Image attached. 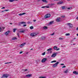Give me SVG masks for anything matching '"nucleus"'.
I'll list each match as a JSON object with an SVG mask.
<instances>
[{"instance_id": "nucleus-23", "label": "nucleus", "mask_w": 78, "mask_h": 78, "mask_svg": "<svg viewBox=\"0 0 78 78\" xmlns=\"http://www.w3.org/2000/svg\"><path fill=\"white\" fill-rule=\"evenodd\" d=\"M68 69H67V70H66L65 71V73H67L68 72Z\"/></svg>"}, {"instance_id": "nucleus-12", "label": "nucleus", "mask_w": 78, "mask_h": 78, "mask_svg": "<svg viewBox=\"0 0 78 78\" xmlns=\"http://www.w3.org/2000/svg\"><path fill=\"white\" fill-rule=\"evenodd\" d=\"M56 54H52V55L51 56V57L53 58V57H55V56H56Z\"/></svg>"}, {"instance_id": "nucleus-58", "label": "nucleus", "mask_w": 78, "mask_h": 78, "mask_svg": "<svg viewBox=\"0 0 78 78\" xmlns=\"http://www.w3.org/2000/svg\"><path fill=\"white\" fill-rule=\"evenodd\" d=\"M10 24H12V23H10Z\"/></svg>"}, {"instance_id": "nucleus-26", "label": "nucleus", "mask_w": 78, "mask_h": 78, "mask_svg": "<svg viewBox=\"0 0 78 78\" xmlns=\"http://www.w3.org/2000/svg\"><path fill=\"white\" fill-rule=\"evenodd\" d=\"M70 35V34L68 33V34H66V36H69Z\"/></svg>"}, {"instance_id": "nucleus-56", "label": "nucleus", "mask_w": 78, "mask_h": 78, "mask_svg": "<svg viewBox=\"0 0 78 78\" xmlns=\"http://www.w3.org/2000/svg\"><path fill=\"white\" fill-rule=\"evenodd\" d=\"M76 39V38H73V40H74V39Z\"/></svg>"}, {"instance_id": "nucleus-4", "label": "nucleus", "mask_w": 78, "mask_h": 78, "mask_svg": "<svg viewBox=\"0 0 78 78\" xmlns=\"http://www.w3.org/2000/svg\"><path fill=\"white\" fill-rule=\"evenodd\" d=\"M67 25H68L70 27V28H72V27H73V25L70 23H67Z\"/></svg>"}, {"instance_id": "nucleus-48", "label": "nucleus", "mask_w": 78, "mask_h": 78, "mask_svg": "<svg viewBox=\"0 0 78 78\" xmlns=\"http://www.w3.org/2000/svg\"><path fill=\"white\" fill-rule=\"evenodd\" d=\"M5 11H8V10H4Z\"/></svg>"}, {"instance_id": "nucleus-15", "label": "nucleus", "mask_w": 78, "mask_h": 78, "mask_svg": "<svg viewBox=\"0 0 78 78\" xmlns=\"http://www.w3.org/2000/svg\"><path fill=\"white\" fill-rule=\"evenodd\" d=\"M73 74H75L76 75H78V72H77V71H73Z\"/></svg>"}, {"instance_id": "nucleus-7", "label": "nucleus", "mask_w": 78, "mask_h": 78, "mask_svg": "<svg viewBox=\"0 0 78 78\" xmlns=\"http://www.w3.org/2000/svg\"><path fill=\"white\" fill-rule=\"evenodd\" d=\"M47 60V58H43L42 59V60H41V62L43 63H44Z\"/></svg>"}, {"instance_id": "nucleus-39", "label": "nucleus", "mask_w": 78, "mask_h": 78, "mask_svg": "<svg viewBox=\"0 0 78 78\" xmlns=\"http://www.w3.org/2000/svg\"><path fill=\"white\" fill-rule=\"evenodd\" d=\"M28 70V69H24V71H27Z\"/></svg>"}, {"instance_id": "nucleus-43", "label": "nucleus", "mask_w": 78, "mask_h": 78, "mask_svg": "<svg viewBox=\"0 0 78 78\" xmlns=\"http://www.w3.org/2000/svg\"><path fill=\"white\" fill-rule=\"evenodd\" d=\"M66 67V66H62V68H65Z\"/></svg>"}, {"instance_id": "nucleus-34", "label": "nucleus", "mask_w": 78, "mask_h": 78, "mask_svg": "<svg viewBox=\"0 0 78 78\" xmlns=\"http://www.w3.org/2000/svg\"><path fill=\"white\" fill-rule=\"evenodd\" d=\"M17 35H18V36L19 37H20V35H19V33H17Z\"/></svg>"}, {"instance_id": "nucleus-9", "label": "nucleus", "mask_w": 78, "mask_h": 78, "mask_svg": "<svg viewBox=\"0 0 78 78\" xmlns=\"http://www.w3.org/2000/svg\"><path fill=\"white\" fill-rule=\"evenodd\" d=\"M26 22H20V23H19V25H21V24H26Z\"/></svg>"}, {"instance_id": "nucleus-63", "label": "nucleus", "mask_w": 78, "mask_h": 78, "mask_svg": "<svg viewBox=\"0 0 78 78\" xmlns=\"http://www.w3.org/2000/svg\"><path fill=\"white\" fill-rule=\"evenodd\" d=\"M77 75H78V72H77Z\"/></svg>"}, {"instance_id": "nucleus-55", "label": "nucleus", "mask_w": 78, "mask_h": 78, "mask_svg": "<svg viewBox=\"0 0 78 78\" xmlns=\"http://www.w3.org/2000/svg\"><path fill=\"white\" fill-rule=\"evenodd\" d=\"M76 19H77V20H78V16H77V17Z\"/></svg>"}, {"instance_id": "nucleus-13", "label": "nucleus", "mask_w": 78, "mask_h": 78, "mask_svg": "<svg viewBox=\"0 0 78 78\" xmlns=\"http://www.w3.org/2000/svg\"><path fill=\"white\" fill-rule=\"evenodd\" d=\"M31 76V74H29L27 75L26 76L27 77L29 78Z\"/></svg>"}, {"instance_id": "nucleus-33", "label": "nucleus", "mask_w": 78, "mask_h": 78, "mask_svg": "<svg viewBox=\"0 0 78 78\" xmlns=\"http://www.w3.org/2000/svg\"><path fill=\"white\" fill-rule=\"evenodd\" d=\"M59 40H62L63 39V38H61V37H59Z\"/></svg>"}, {"instance_id": "nucleus-49", "label": "nucleus", "mask_w": 78, "mask_h": 78, "mask_svg": "<svg viewBox=\"0 0 78 78\" xmlns=\"http://www.w3.org/2000/svg\"><path fill=\"white\" fill-rule=\"evenodd\" d=\"M62 17H63V18H64V17H65V16H62Z\"/></svg>"}, {"instance_id": "nucleus-19", "label": "nucleus", "mask_w": 78, "mask_h": 78, "mask_svg": "<svg viewBox=\"0 0 78 78\" xmlns=\"http://www.w3.org/2000/svg\"><path fill=\"white\" fill-rule=\"evenodd\" d=\"M52 50V48H50L49 49H48L47 50V51H50L51 50Z\"/></svg>"}, {"instance_id": "nucleus-46", "label": "nucleus", "mask_w": 78, "mask_h": 78, "mask_svg": "<svg viewBox=\"0 0 78 78\" xmlns=\"http://www.w3.org/2000/svg\"><path fill=\"white\" fill-rule=\"evenodd\" d=\"M9 64V63H8V62H6V63H5V64Z\"/></svg>"}, {"instance_id": "nucleus-54", "label": "nucleus", "mask_w": 78, "mask_h": 78, "mask_svg": "<svg viewBox=\"0 0 78 78\" xmlns=\"http://www.w3.org/2000/svg\"><path fill=\"white\" fill-rule=\"evenodd\" d=\"M1 27H0V31H1Z\"/></svg>"}, {"instance_id": "nucleus-22", "label": "nucleus", "mask_w": 78, "mask_h": 78, "mask_svg": "<svg viewBox=\"0 0 78 78\" xmlns=\"http://www.w3.org/2000/svg\"><path fill=\"white\" fill-rule=\"evenodd\" d=\"M27 23L28 24H31L32 23V22H31L28 21L27 22Z\"/></svg>"}, {"instance_id": "nucleus-27", "label": "nucleus", "mask_w": 78, "mask_h": 78, "mask_svg": "<svg viewBox=\"0 0 78 78\" xmlns=\"http://www.w3.org/2000/svg\"><path fill=\"white\" fill-rule=\"evenodd\" d=\"M56 60H54L51 62V63L56 62Z\"/></svg>"}, {"instance_id": "nucleus-47", "label": "nucleus", "mask_w": 78, "mask_h": 78, "mask_svg": "<svg viewBox=\"0 0 78 78\" xmlns=\"http://www.w3.org/2000/svg\"><path fill=\"white\" fill-rule=\"evenodd\" d=\"M51 5H54V4H51Z\"/></svg>"}, {"instance_id": "nucleus-30", "label": "nucleus", "mask_w": 78, "mask_h": 78, "mask_svg": "<svg viewBox=\"0 0 78 78\" xmlns=\"http://www.w3.org/2000/svg\"><path fill=\"white\" fill-rule=\"evenodd\" d=\"M72 7H69L67 8V9H72Z\"/></svg>"}, {"instance_id": "nucleus-1", "label": "nucleus", "mask_w": 78, "mask_h": 78, "mask_svg": "<svg viewBox=\"0 0 78 78\" xmlns=\"http://www.w3.org/2000/svg\"><path fill=\"white\" fill-rule=\"evenodd\" d=\"M38 34V33L37 32L32 33L30 34V36L32 37H34L36 36V35H37Z\"/></svg>"}, {"instance_id": "nucleus-59", "label": "nucleus", "mask_w": 78, "mask_h": 78, "mask_svg": "<svg viewBox=\"0 0 78 78\" xmlns=\"http://www.w3.org/2000/svg\"><path fill=\"white\" fill-rule=\"evenodd\" d=\"M5 27H3V29H5Z\"/></svg>"}, {"instance_id": "nucleus-36", "label": "nucleus", "mask_w": 78, "mask_h": 78, "mask_svg": "<svg viewBox=\"0 0 78 78\" xmlns=\"http://www.w3.org/2000/svg\"><path fill=\"white\" fill-rule=\"evenodd\" d=\"M23 27H25L27 26L26 24L23 25Z\"/></svg>"}, {"instance_id": "nucleus-6", "label": "nucleus", "mask_w": 78, "mask_h": 78, "mask_svg": "<svg viewBox=\"0 0 78 78\" xmlns=\"http://www.w3.org/2000/svg\"><path fill=\"white\" fill-rule=\"evenodd\" d=\"M53 49L54 50H56V51L59 50L60 49L59 48H58L56 46H54L53 47Z\"/></svg>"}, {"instance_id": "nucleus-42", "label": "nucleus", "mask_w": 78, "mask_h": 78, "mask_svg": "<svg viewBox=\"0 0 78 78\" xmlns=\"http://www.w3.org/2000/svg\"><path fill=\"white\" fill-rule=\"evenodd\" d=\"M61 65H62V66H64V64L63 63L61 64Z\"/></svg>"}, {"instance_id": "nucleus-11", "label": "nucleus", "mask_w": 78, "mask_h": 78, "mask_svg": "<svg viewBox=\"0 0 78 78\" xmlns=\"http://www.w3.org/2000/svg\"><path fill=\"white\" fill-rule=\"evenodd\" d=\"M9 31H8L5 32V35L7 36L8 35V34H9Z\"/></svg>"}, {"instance_id": "nucleus-31", "label": "nucleus", "mask_w": 78, "mask_h": 78, "mask_svg": "<svg viewBox=\"0 0 78 78\" xmlns=\"http://www.w3.org/2000/svg\"><path fill=\"white\" fill-rule=\"evenodd\" d=\"M44 29H48V27H46V26H45L44 27Z\"/></svg>"}, {"instance_id": "nucleus-14", "label": "nucleus", "mask_w": 78, "mask_h": 78, "mask_svg": "<svg viewBox=\"0 0 78 78\" xmlns=\"http://www.w3.org/2000/svg\"><path fill=\"white\" fill-rule=\"evenodd\" d=\"M26 14V13H22V14H19V16H21L23 15H24Z\"/></svg>"}, {"instance_id": "nucleus-18", "label": "nucleus", "mask_w": 78, "mask_h": 78, "mask_svg": "<svg viewBox=\"0 0 78 78\" xmlns=\"http://www.w3.org/2000/svg\"><path fill=\"white\" fill-rule=\"evenodd\" d=\"M16 1V0H9V2H12Z\"/></svg>"}, {"instance_id": "nucleus-28", "label": "nucleus", "mask_w": 78, "mask_h": 78, "mask_svg": "<svg viewBox=\"0 0 78 78\" xmlns=\"http://www.w3.org/2000/svg\"><path fill=\"white\" fill-rule=\"evenodd\" d=\"M30 28L31 30H32L33 29V28H34L33 26L30 27Z\"/></svg>"}, {"instance_id": "nucleus-41", "label": "nucleus", "mask_w": 78, "mask_h": 78, "mask_svg": "<svg viewBox=\"0 0 78 78\" xmlns=\"http://www.w3.org/2000/svg\"><path fill=\"white\" fill-rule=\"evenodd\" d=\"M46 8V6H43L41 7L42 8Z\"/></svg>"}, {"instance_id": "nucleus-16", "label": "nucleus", "mask_w": 78, "mask_h": 78, "mask_svg": "<svg viewBox=\"0 0 78 78\" xmlns=\"http://www.w3.org/2000/svg\"><path fill=\"white\" fill-rule=\"evenodd\" d=\"M63 3V2H59L58 3H57V4L58 5L62 4Z\"/></svg>"}, {"instance_id": "nucleus-37", "label": "nucleus", "mask_w": 78, "mask_h": 78, "mask_svg": "<svg viewBox=\"0 0 78 78\" xmlns=\"http://www.w3.org/2000/svg\"><path fill=\"white\" fill-rule=\"evenodd\" d=\"M55 34V33H53L51 34V35L53 36Z\"/></svg>"}, {"instance_id": "nucleus-10", "label": "nucleus", "mask_w": 78, "mask_h": 78, "mask_svg": "<svg viewBox=\"0 0 78 78\" xmlns=\"http://www.w3.org/2000/svg\"><path fill=\"white\" fill-rule=\"evenodd\" d=\"M26 44V43H24L22 44H21V45H20V47H22L23 46H25V45Z\"/></svg>"}, {"instance_id": "nucleus-32", "label": "nucleus", "mask_w": 78, "mask_h": 78, "mask_svg": "<svg viewBox=\"0 0 78 78\" xmlns=\"http://www.w3.org/2000/svg\"><path fill=\"white\" fill-rule=\"evenodd\" d=\"M16 29H13V32H15L16 31Z\"/></svg>"}, {"instance_id": "nucleus-57", "label": "nucleus", "mask_w": 78, "mask_h": 78, "mask_svg": "<svg viewBox=\"0 0 78 78\" xmlns=\"http://www.w3.org/2000/svg\"><path fill=\"white\" fill-rule=\"evenodd\" d=\"M5 12V10L4 11H2V12Z\"/></svg>"}, {"instance_id": "nucleus-62", "label": "nucleus", "mask_w": 78, "mask_h": 78, "mask_svg": "<svg viewBox=\"0 0 78 78\" xmlns=\"http://www.w3.org/2000/svg\"><path fill=\"white\" fill-rule=\"evenodd\" d=\"M77 36H78V34H77Z\"/></svg>"}, {"instance_id": "nucleus-5", "label": "nucleus", "mask_w": 78, "mask_h": 78, "mask_svg": "<svg viewBox=\"0 0 78 78\" xmlns=\"http://www.w3.org/2000/svg\"><path fill=\"white\" fill-rule=\"evenodd\" d=\"M59 63V62H57L56 63H55V64L53 65V66H52V67H53L54 68L56 67H57V66H58V64Z\"/></svg>"}, {"instance_id": "nucleus-8", "label": "nucleus", "mask_w": 78, "mask_h": 78, "mask_svg": "<svg viewBox=\"0 0 78 78\" xmlns=\"http://www.w3.org/2000/svg\"><path fill=\"white\" fill-rule=\"evenodd\" d=\"M60 18H57V19H56V21L57 22H61V20H60Z\"/></svg>"}, {"instance_id": "nucleus-20", "label": "nucleus", "mask_w": 78, "mask_h": 78, "mask_svg": "<svg viewBox=\"0 0 78 78\" xmlns=\"http://www.w3.org/2000/svg\"><path fill=\"white\" fill-rule=\"evenodd\" d=\"M54 21H51L49 23V24H52L53 23Z\"/></svg>"}, {"instance_id": "nucleus-25", "label": "nucleus", "mask_w": 78, "mask_h": 78, "mask_svg": "<svg viewBox=\"0 0 78 78\" xmlns=\"http://www.w3.org/2000/svg\"><path fill=\"white\" fill-rule=\"evenodd\" d=\"M65 6H63L62 7V8L63 9H65Z\"/></svg>"}, {"instance_id": "nucleus-61", "label": "nucleus", "mask_w": 78, "mask_h": 78, "mask_svg": "<svg viewBox=\"0 0 78 78\" xmlns=\"http://www.w3.org/2000/svg\"><path fill=\"white\" fill-rule=\"evenodd\" d=\"M30 50H33V48H32V49H30Z\"/></svg>"}, {"instance_id": "nucleus-50", "label": "nucleus", "mask_w": 78, "mask_h": 78, "mask_svg": "<svg viewBox=\"0 0 78 78\" xmlns=\"http://www.w3.org/2000/svg\"><path fill=\"white\" fill-rule=\"evenodd\" d=\"M76 30H78V27H77L76 29Z\"/></svg>"}, {"instance_id": "nucleus-17", "label": "nucleus", "mask_w": 78, "mask_h": 78, "mask_svg": "<svg viewBox=\"0 0 78 78\" xmlns=\"http://www.w3.org/2000/svg\"><path fill=\"white\" fill-rule=\"evenodd\" d=\"M24 32H25V30H20V31H18V32H19L20 33H24Z\"/></svg>"}, {"instance_id": "nucleus-44", "label": "nucleus", "mask_w": 78, "mask_h": 78, "mask_svg": "<svg viewBox=\"0 0 78 78\" xmlns=\"http://www.w3.org/2000/svg\"><path fill=\"white\" fill-rule=\"evenodd\" d=\"M45 7L48 8H49V7L48 6H45Z\"/></svg>"}, {"instance_id": "nucleus-38", "label": "nucleus", "mask_w": 78, "mask_h": 78, "mask_svg": "<svg viewBox=\"0 0 78 78\" xmlns=\"http://www.w3.org/2000/svg\"><path fill=\"white\" fill-rule=\"evenodd\" d=\"M5 8V7H3L1 8L2 9H4Z\"/></svg>"}, {"instance_id": "nucleus-52", "label": "nucleus", "mask_w": 78, "mask_h": 78, "mask_svg": "<svg viewBox=\"0 0 78 78\" xmlns=\"http://www.w3.org/2000/svg\"><path fill=\"white\" fill-rule=\"evenodd\" d=\"M28 53H29V52H27V54H28Z\"/></svg>"}, {"instance_id": "nucleus-29", "label": "nucleus", "mask_w": 78, "mask_h": 78, "mask_svg": "<svg viewBox=\"0 0 78 78\" xmlns=\"http://www.w3.org/2000/svg\"><path fill=\"white\" fill-rule=\"evenodd\" d=\"M45 37L44 36H42V39L44 40L45 39Z\"/></svg>"}, {"instance_id": "nucleus-35", "label": "nucleus", "mask_w": 78, "mask_h": 78, "mask_svg": "<svg viewBox=\"0 0 78 78\" xmlns=\"http://www.w3.org/2000/svg\"><path fill=\"white\" fill-rule=\"evenodd\" d=\"M39 78H46V77H40Z\"/></svg>"}, {"instance_id": "nucleus-60", "label": "nucleus", "mask_w": 78, "mask_h": 78, "mask_svg": "<svg viewBox=\"0 0 78 78\" xmlns=\"http://www.w3.org/2000/svg\"><path fill=\"white\" fill-rule=\"evenodd\" d=\"M75 44H73V45H75Z\"/></svg>"}, {"instance_id": "nucleus-3", "label": "nucleus", "mask_w": 78, "mask_h": 78, "mask_svg": "<svg viewBox=\"0 0 78 78\" xmlns=\"http://www.w3.org/2000/svg\"><path fill=\"white\" fill-rule=\"evenodd\" d=\"M9 76V74H3L2 78H7Z\"/></svg>"}, {"instance_id": "nucleus-24", "label": "nucleus", "mask_w": 78, "mask_h": 78, "mask_svg": "<svg viewBox=\"0 0 78 78\" xmlns=\"http://www.w3.org/2000/svg\"><path fill=\"white\" fill-rule=\"evenodd\" d=\"M16 37H13L12 38V40H15V39H16Z\"/></svg>"}, {"instance_id": "nucleus-51", "label": "nucleus", "mask_w": 78, "mask_h": 78, "mask_svg": "<svg viewBox=\"0 0 78 78\" xmlns=\"http://www.w3.org/2000/svg\"><path fill=\"white\" fill-rule=\"evenodd\" d=\"M34 22H36V20H33Z\"/></svg>"}, {"instance_id": "nucleus-53", "label": "nucleus", "mask_w": 78, "mask_h": 78, "mask_svg": "<svg viewBox=\"0 0 78 78\" xmlns=\"http://www.w3.org/2000/svg\"><path fill=\"white\" fill-rule=\"evenodd\" d=\"M11 63H12L11 62H8L9 64Z\"/></svg>"}, {"instance_id": "nucleus-2", "label": "nucleus", "mask_w": 78, "mask_h": 78, "mask_svg": "<svg viewBox=\"0 0 78 78\" xmlns=\"http://www.w3.org/2000/svg\"><path fill=\"white\" fill-rule=\"evenodd\" d=\"M51 16V15L50 14H47L46 15L44 16V18L45 19L48 18L49 17H50V16Z\"/></svg>"}, {"instance_id": "nucleus-40", "label": "nucleus", "mask_w": 78, "mask_h": 78, "mask_svg": "<svg viewBox=\"0 0 78 78\" xmlns=\"http://www.w3.org/2000/svg\"><path fill=\"white\" fill-rule=\"evenodd\" d=\"M45 55V52H44V53L42 54V55Z\"/></svg>"}, {"instance_id": "nucleus-45", "label": "nucleus", "mask_w": 78, "mask_h": 78, "mask_svg": "<svg viewBox=\"0 0 78 78\" xmlns=\"http://www.w3.org/2000/svg\"><path fill=\"white\" fill-rule=\"evenodd\" d=\"M23 53V51H21L20 52V54H21Z\"/></svg>"}, {"instance_id": "nucleus-21", "label": "nucleus", "mask_w": 78, "mask_h": 78, "mask_svg": "<svg viewBox=\"0 0 78 78\" xmlns=\"http://www.w3.org/2000/svg\"><path fill=\"white\" fill-rule=\"evenodd\" d=\"M42 2H44L47 3V2L46 0H41Z\"/></svg>"}]
</instances>
